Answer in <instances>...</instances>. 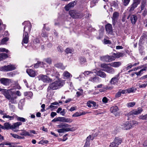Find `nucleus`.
Segmentation results:
<instances>
[{"label":"nucleus","mask_w":147,"mask_h":147,"mask_svg":"<svg viewBox=\"0 0 147 147\" xmlns=\"http://www.w3.org/2000/svg\"><path fill=\"white\" fill-rule=\"evenodd\" d=\"M16 97H11L10 98L9 101L11 102L12 104H16L17 103L15 99L16 98Z\"/></svg>","instance_id":"nucleus-46"},{"label":"nucleus","mask_w":147,"mask_h":147,"mask_svg":"<svg viewBox=\"0 0 147 147\" xmlns=\"http://www.w3.org/2000/svg\"><path fill=\"white\" fill-rule=\"evenodd\" d=\"M136 104V102H134L128 103L127 104V106L128 107H132L134 106Z\"/></svg>","instance_id":"nucleus-48"},{"label":"nucleus","mask_w":147,"mask_h":147,"mask_svg":"<svg viewBox=\"0 0 147 147\" xmlns=\"http://www.w3.org/2000/svg\"><path fill=\"white\" fill-rule=\"evenodd\" d=\"M99 78L95 76L90 78L89 80L90 81L93 82H97L99 81Z\"/></svg>","instance_id":"nucleus-38"},{"label":"nucleus","mask_w":147,"mask_h":147,"mask_svg":"<svg viewBox=\"0 0 147 147\" xmlns=\"http://www.w3.org/2000/svg\"><path fill=\"white\" fill-rule=\"evenodd\" d=\"M118 79L117 77L112 78L111 80L110 83L111 84L115 85L118 82Z\"/></svg>","instance_id":"nucleus-34"},{"label":"nucleus","mask_w":147,"mask_h":147,"mask_svg":"<svg viewBox=\"0 0 147 147\" xmlns=\"http://www.w3.org/2000/svg\"><path fill=\"white\" fill-rule=\"evenodd\" d=\"M22 123L20 122H18L14 123L11 126V128L15 129L16 128L18 127L20 125H22Z\"/></svg>","instance_id":"nucleus-37"},{"label":"nucleus","mask_w":147,"mask_h":147,"mask_svg":"<svg viewBox=\"0 0 147 147\" xmlns=\"http://www.w3.org/2000/svg\"><path fill=\"white\" fill-rule=\"evenodd\" d=\"M94 138V136L93 135H90L88 136L86 139L85 144L88 145H90V140H92Z\"/></svg>","instance_id":"nucleus-28"},{"label":"nucleus","mask_w":147,"mask_h":147,"mask_svg":"<svg viewBox=\"0 0 147 147\" xmlns=\"http://www.w3.org/2000/svg\"><path fill=\"white\" fill-rule=\"evenodd\" d=\"M125 91H126L124 90H119L118 92L115 94V97L117 98L120 97L121 95V94H125Z\"/></svg>","instance_id":"nucleus-25"},{"label":"nucleus","mask_w":147,"mask_h":147,"mask_svg":"<svg viewBox=\"0 0 147 147\" xmlns=\"http://www.w3.org/2000/svg\"><path fill=\"white\" fill-rule=\"evenodd\" d=\"M11 135L12 137L16 138L21 139L24 138V136H21L16 134H11Z\"/></svg>","instance_id":"nucleus-41"},{"label":"nucleus","mask_w":147,"mask_h":147,"mask_svg":"<svg viewBox=\"0 0 147 147\" xmlns=\"http://www.w3.org/2000/svg\"><path fill=\"white\" fill-rule=\"evenodd\" d=\"M39 80H41L44 82L49 83L51 82L52 79L49 78L46 75H40L38 76Z\"/></svg>","instance_id":"nucleus-10"},{"label":"nucleus","mask_w":147,"mask_h":147,"mask_svg":"<svg viewBox=\"0 0 147 147\" xmlns=\"http://www.w3.org/2000/svg\"><path fill=\"white\" fill-rule=\"evenodd\" d=\"M26 72L28 75L31 77H34L36 75L35 71L31 69H27Z\"/></svg>","instance_id":"nucleus-19"},{"label":"nucleus","mask_w":147,"mask_h":147,"mask_svg":"<svg viewBox=\"0 0 147 147\" xmlns=\"http://www.w3.org/2000/svg\"><path fill=\"white\" fill-rule=\"evenodd\" d=\"M129 18H130V20L132 24H136L138 19L136 15H129L127 18V19Z\"/></svg>","instance_id":"nucleus-11"},{"label":"nucleus","mask_w":147,"mask_h":147,"mask_svg":"<svg viewBox=\"0 0 147 147\" xmlns=\"http://www.w3.org/2000/svg\"><path fill=\"white\" fill-rule=\"evenodd\" d=\"M97 71L95 69H93L91 71H85L84 73V74L85 76H87L89 75L90 76H91L92 75V74L94 73H96Z\"/></svg>","instance_id":"nucleus-23"},{"label":"nucleus","mask_w":147,"mask_h":147,"mask_svg":"<svg viewBox=\"0 0 147 147\" xmlns=\"http://www.w3.org/2000/svg\"><path fill=\"white\" fill-rule=\"evenodd\" d=\"M143 109L141 108H139L138 109L133 110L131 111L127 114L128 117H131L134 115H138L142 112Z\"/></svg>","instance_id":"nucleus-8"},{"label":"nucleus","mask_w":147,"mask_h":147,"mask_svg":"<svg viewBox=\"0 0 147 147\" xmlns=\"http://www.w3.org/2000/svg\"><path fill=\"white\" fill-rule=\"evenodd\" d=\"M122 141L121 139L119 138H115L114 140V142L117 145H118L121 144Z\"/></svg>","instance_id":"nucleus-39"},{"label":"nucleus","mask_w":147,"mask_h":147,"mask_svg":"<svg viewBox=\"0 0 147 147\" xmlns=\"http://www.w3.org/2000/svg\"><path fill=\"white\" fill-rule=\"evenodd\" d=\"M7 55L6 54L4 53L0 54V61L5 59L7 58Z\"/></svg>","instance_id":"nucleus-42"},{"label":"nucleus","mask_w":147,"mask_h":147,"mask_svg":"<svg viewBox=\"0 0 147 147\" xmlns=\"http://www.w3.org/2000/svg\"><path fill=\"white\" fill-rule=\"evenodd\" d=\"M2 93L4 95L6 98L8 100H10L11 96L9 93L8 90L3 89V90Z\"/></svg>","instance_id":"nucleus-17"},{"label":"nucleus","mask_w":147,"mask_h":147,"mask_svg":"<svg viewBox=\"0 0 147 147\" xmlns=\"http://www.w3.org/2000/svg\"><path fill=\"white\" fill-rule=\"evenodd\" d=\"M44 61L50 65L52 63V59L50 58H48L45 59H44Z\"/></svg>","instance_id":"nucleus-44"},{"label":"nucleus","mask_w":147,"mask_h":147,"mask_svg":"<svg viewBox=\"0 0 147 147\" xmlns=\"http://www.w3.org/2000/svg\"><path fill=\"white\" fill-rule=\"evenodd\" d=\"M119 110L118 107L117 106H114L111 107L110 108V111L111 113L115 114L116 116H117V111Z\"/></svg>","instance_id":"nucleus-24"},{"label":"nucleus","mask_w":147,"mask_h":147,"mask_svg":"<svg viewBox=\"0 0 147 147\" xmlns=\"http://www.w3.org/2000/svg\"><path fill=\"white\" fill-rule=\"evenodd\" d=\"M141 0H134L133 3L134 4L137 6L140 3Z\"/></svg>","instance_id":"nucleus-57"},{"label":"nucleus","mask_w":147,"mask_h":147,"mask_svg":"<svg viewBox=\"0 0 147 147\" xmlns=\"http://www.w3.org/2000/svg\"><path fill=\"white\" fill-rule=\"evenodd\" d=\"M16 67L15 65H5L0 67V71H12L15 69Z\"/></svg>","instance_id":"nucleus-6"},{"label":"nucleus","mask_w":147,"mask_h":147,"mask_svg":"<svg viewBox=\"0 0 147 147\" xmlns=\"http://www.w3.org/2000/svg\"><path fill=\"white\" fill-rule=\"evenodd\" d=\"M97 74L98 76L103 78H105L106 77V74L101 71H99L97 72Z\"/></svg>","instance_id":"nucleus-30"},{"label":"nucleus","mask_w":147,"mask_h":147,"mask_svg":"<svg viewBox=\"0 0 147 147\" xmlns=\"http://www.w3.org/2000/svg\"><path fill=\"white\" fill-rule=\"evenodd\" d=\"M121 126V128L124 130H127L131 128V124L128 121L125 122L122 124Z\"/></svg>","instance_id":"nucleus-14"},{"label":"nucleus","mask_w":147,"mask_h":147,"mask_svg":"<svg viewBox=\"0 0 147 147\" xmlns=\"http://www.w3.org/2000/svg\"><path fill=\"white\" fill-rule=\"evenodd\" d=\"M78 90H80L79 92H76L77 96L78 97H79L80 96L82 95L83 93V90L82 89H78Z\"/></svg>","instance_id":"nucleus-47"},{"label":"nucleus","mask_w":147,"mask_h":147,"mask_svg":"<svg viewBox=\"0 0 147 147\" xmlns=\"http://www.w3.org/2000/svg\"><path fill=\"white\" fill-rule=\"evenodd\" d=\"M54 66L58 68L62 69H64L65 68V67L61 63H58L55 64Z\"/></svg>","instance_id":"nucleus-32"},{"label":"nucleus","mask_w":147,"mask_h":147,"mask_svg":"<svg viewBox=\"0 0 147 147\" xmlns=\"http://www.w3.org/2000/svg\"><path fill=\"white\" fill-rule=\"evenodd\" d=\"M41 35L42 37L45 38L47 37L48 36V34L44 29H42V32L41 33Z\"/></svg>","instance_id":"nucleus-43"},{"label":"nucleus","mask_w":147,"mask_h":147,"mask_svg":"<svg viewBox=\"0 0 147 147\" xmlns=\"http://www.w3.org/2000/svg\"><path fill=\"white\" fill-rule=\"evenodd\" d=\"M39 42V40L38 38L35 39L33 40L34 44L35 45H40Z\"/></svg>","instance_id":"nucleus-56"},{"label":"nucleus","mask_w":147,"mask_h":147,"mask_svg":"<svg viewBox=\"0 0 147 147\" xmlns=\"http://www.w3.org/2000/svg\"><path fill=\"white\" fill-rule=\"evenodd\" d=\"M49 142L47 140H42L40 141V142H39V144H47Z\"/></svg>","instance_id":"nucleus-53"},{"label":"nucleus","mask_w":147,"mask_h":147,"mask_svg":"<svg viewBox=\"0 0 147 147\" xmlns=\"http://www.w3.org/2000/svg\"><path fill=\"white\" fill-rule=\"evenodd\" d=\"M55 76L57 80L49 85L47 89V92L51 90H54L58 89L63 86L65 83L64 80L59 78L60 74L58 72L55 71L54 76Z\"/></svg>","instance_id":"nucleus-1"},{"label":"nucleus","mask_w":147,"mask_h":147,"mask_svg":"<svg viewBox=\"0 0 147 147\" xmlns=\"http://www.w3.org/2000/svg\"><path fill=\"white\" fill-rule=\"evenodd\" d=\"M3 118L4 120H5L6 119H7V121L12 120L14 118L13 116L7 115L6 114H4V115L3 116ZM6 121H7V120H6Z\"/></svg>","instance_id":"nucleus-36"},{"label":"nucleus","mask_w":147,"mask_h":147,"mask_svg":"<svg viewBox=\"0 0 147 147\" xmlns=\"http://www.w3.org/2000/svg\"><path fill=\"white\" fill-rule=\"evenodd\" d=\"M73 120L71 119L66 118L64 117H58L55 118L52 121L53 122L60 121L63 122L71 123Z\"/></svg>","instance_id":"nucleus-4"},{"label":"nucleus","mask_w":147,"mask_h":147,"mask_svg":"<svg viewBox=\"0 0 147 147\" xmlns=\"http://www.w3.org/2000/svg\"><path fill=\"white\" fill-rule=\"evenodd\" d=\"M0 81L2 84L5 86L9 85L11 82L10 79L6 78H2Z\"/></svg>","instance_id":"nucleus-12"},{"label":"nucleus","mask_w":147,"mask_h":147,"mask_svg":"<svg viewBox=\"0 0 147 147\" xmlns=\"http://www.w3.org/2000/svg\"><path fill=\"white\" fill-rule=\"evenodd\" d=\"M108 98H107L106 97H105L103 98L102 99V101L104 103H106L108 102Z\"/></svg>","instance_id":"nucleus-63"},{"label":"nucleus","mask_w":147,"mask_h":147,"mask_svg":"<svg viewBox=\"0 0 147 147\" xmlns=\"http://www.w3.org/2000/svg\"><path fill=\"white\" fill-rule=\"evenodd\" d=\"M113 87L112 86H107L105 87L104 88V89L105 90H111L113 89Z\"/></svg>","instance_id":"nucleus-60"},{"label":"nucleus","mask_w":147,"mask_h":147,"mask_svg":"<svg viewBox=\"0 0 147 147\" xmlns=\"http://www.w3.org/2000/svg\"><path fill=\"white\" fill-rule=\"evenodd\" d=\"M17 119L18 121H20L22 122H25L26 121V119L22 117H17Z\"/></svg>","instance_id":"nucleus-49"},{"label":"nucleus","mask_w":147,"mask_h":147,"mask_svg":"<svg viewBox=\"0 0 147 147\" xmlns=\"http://www.w3.org/2000/svg\"><path fill=\"white\" fill-rule=\"evenodd\" d=\"M96 0H92L90 3V7H92L95 5L96 3H97Z\"/></svg>","instance_id":"nucleus-52"},{"label":"nucleus","mask_w":147,"mask_h":147,"mask_svg":"<svg viewBox=\"0 0 147 147\" xmlns=\"http://www.w3.org/2000/svg\"><path fill=\"white\" fill-rule=\"evenodd\" d=\"M11 126L9 123L7 122L4 123V126L1 125L0 128L4 129H8L10 128H11Z\"/></svg>","instance_id":"nucleus-27"},{"label":"nucleus","mask_w":147,"mask_h":147,"mask_svg":"<svg viewBox=\"0 0 147 147\" xmlns=\"http://www.w3.org/2000/svg\"><path fill=\"white\" fill-rule=\"evenodd\" d=\"M76 1H74L69 3L67 5L65 6V10L67 11H68L69 9V8L74 7L76 5Z\"/></svg>","instance_id":"nucleus-18"},{"label":"nucleus","mask_w":147,"mask_h":147,"mask_svg":"<svg viewBox=\"0 0 147 147\" xmlns=\"http://www.w3.org/2000/svg\"><path fill=\"white\" fill-rule=\"evenodd\" d=\"M113 55L115 59L116 58H119L120 57H123V56L124 54L123 53L119 52L116 53H114Z\"/></svg>","instance_id":"nucleus-40"},{"label":"nucleus","mask_w":147,"mask_h":147,"mask_svg":"<svg viewBox=\"0 0 147 147\" xmlns=\"http://www.w3.org/2000/svg\"><path fill=\"white\" fill-rule=\"evenodd\" d=\"M100 59L105 62H110L114 60L115 58L113 56L106 55L101 57Z\"/></svg>","instance_id":"nucleus-9"},{"label":"nucleus","mask_w":147,"mask_h":147,"mask_svg":"<svg viewBox=\"0 0 147 147\" xmlns=\"http://www.w3.org/2000/svg\"><path fill=\"white\" fill-rule=\"evenodd\" d=\"M84 16V15L83 13H78V17L77 18H81L83 17Z\"/></svg>","instance_id":"nucleus-58"},{"label":"nucleus","mask_w":147,"mask_h":147,"mask_svg":"<svg viewBox=\"0 0 147 147\" xmlns=\"http://www.w3.org/2000/svg\"><path fill=\"white\" fill-rule=\"evenodd\" d=\"M136 89L134 87H132L129 88L126 90H124L126 91L125 94L127 92L128 93H130L131 92H135Z\"/></svg>","instance_id":"nucleus-35"},{"label":"nucleus","mask_w":147,"mask_h":147,"mask_svg":"<svg viewBox=\"0 0 147 147\" xmlns=\"http://www.w3.org/2000/svg\"><path fill=\"white\" fill-rule=\"evenodd\" d=\"M22 25H25L24 27V33L30 32L32 26L30 22H29L25 21L22 23Z\"/></svg>","instance_id":"nucleus-7"},{"label":"nucleus","mask_w":147,"mask_h":147,"mask_svg":"<svg viewBox=\"0 0 147 147\" xmlns=\"http://www.w3.org/2000/svg\"><path fill=\"white\" fill-rule=\"evenodd\" d=\"M147 86V84H139L138 86L139 88H145L146 87V86Z\"/></svg>","instance_id":"nucleus-64"},{"label":"nucleus","mask_w":147,"mask_h":147,"mask_svg":"<svg viewBox=\"0 0 147 147\" xmlns=\"http://www.w3.org/2000/svg\"><path fill=\"white\" fill-rule=\"evenodd\" d=\"M63 77L66 78V79H68L72 77L71 75L67 71H64L63 74Z\"/></svg>","instance_id":"nucleus-31"},{"label":"nucleus","mask_w":147,"mask_h":147,"mask_svg":"<svg viewBox=\"0 0 147 147\" xmlns=\"http://www.w3.org/2000/svg\"><path fill=\"white\" fill-rule=\"evenodd\" d=\"M121 62L120 61L114 62L108 64L109 65L114 67H119L121 65Z\"/></svg>","instance_id":"nucleus-21"},{"label":"nucleus","mask_w":147,"mask_h":147,"mask_svg":"<svg viewBox=\"0 0 147 147\" xmlns=\"http://www.w3.org/2000/svg\"><path fill=\"white\" fill-rule=\"evenodd\" d=\"M73 120L71 119L66 118L64 117H58L55 118L52 121L53 122L60 121L63 122L71 123Z\"/></svg>","instance_id":"nucleus-5"},{"label":"nucleus","mask_w":147,"mask_h":147,"mask_svg":"<svg viewBox=\"0 0 147 147\" xmlns=\"http://www.w3.org/2000/svg\"><path fill=\"white\" fill-rule=\"evenodd\" d=\"M29 40V36L28 34L27 33H24L23 40L22 44L24 45V44H27L28 43Z\"/></svg>","instance_id":"nucleus-13"},{"label":"nucleus","mask_w":147,"mask_h":147,"mask_svg":"<svg viewBox=\"0 0 147 147\" xmlns=\"http://www.w3.org/2000/svg\"><path fill=\"white\" fill-rule=\"evenodd\" d=\"M108 64L103 63L101 64V67L103 68L102 71L110 74H113L115 72L114 69L112 67H109Z\"/></svg>","instance_id":"nucleus-3"},{"label":"nucleus","mask_w":147,"mask_h":147,"mask_svg":"<svg viewBox=\"0 0 147 147\" xmlns=\"http://www.w3.org/2000/svg\"><path fill=\"white\" fill-rule=\"evenodd\" d=\"M57 127L59 128H61L57 130L58 132L59 133H63L65 132H67L66 129H69L71 127V125L67 123H61L58 125Z\"/></svg>","instance_id":"nucleus-2"},{"label":"nucleus","mask_w":147,"mask_h":147,"mask_svg":"<svg viewBox=\"0 0 147 147\" xmlns=\"http://www.w3.org/2000/svg\"><path fill=\"white\" fill-rule=\"evenodd\" d=\"M91 100L88 101L87 103V105L89 107H91L92 106L91 105Z\"/></svg>","instance_id":"nucleus-62"},{"label":"nucleus","mask_w":147,"mask_h":147,"mask_svg":"<svg viewBox=\"0 0 147 147\" xmlns=\"http://www.w3.org/2000/svg\"><path fill=\"white\" fill-rule=\"evenodd\" d=\"M104 43L105 44H110L111 43V42L110 40L106 39H104Z\"/></svg>","instance_id":"nucleus-61"},{"label":"nucleus","mask_w":147,"mask_h":147,"mask_svg":"<svg viewBox=\"0 0 147 147\" xmlns=\"http://www.w3.org/2000/svg\"><path fill=\"white\" fill-rule=\"evenodd\" d=\"M9 109L11 111H13L14 110L15 107L14 105H11L10 103L9 104Z\"/></svg>","instance_id":"nucleus-59"},{"label":"nucleus","mask_w":147,"mask_h":147,"mask_svg":"<svg viewBox=\"0 0 147 147\" xmlns=\"http://www.w3.org/2000/svg\"><path fill=\"white\" fill-rule=\"evenodd\" d=\"M80 63L82 64H84V63L86 62V59L84 58V57H81L80 58Z\"/></svg>","instance_id":"nucleus-54"},{"label":"nucleus","mask_w":147,"mask_h":147,"mask_svg":"<svg viewBox=\"0 0 147 147\" xmlns=\"http://www.w3.org/2000/svg\"><path fill=\"white\" fill-rule=\"evenodd\" d=\"M106 30L107 32L109 33H111L113 31L112 27L111 24H108L105 26Z\"/></svg>","instance_id":"nucleus-22"},{"label":"nucleus","mask_w":147,"mask_h":147,"mask_svg":"<svg viewBox=\"0 0 147 147\" xmlns=\"http://www.w3.org/2000/svg\"><path fill=\"white\" fill-rule=\"evenodd\" d=\"M9 40V38L7 37H5L3 38L1 41V43L2 44H4Z\"/></svg>","instance_id":"nucleus-50"},{"label":"nucleus","mask_w":147,"mask_h":147,"mask_svg":"<svg viewBox=\"0 0 147 147\" xmlns=\"http://www.w3.org/2000/svg\"><path fill=\"white\" fill-rule=\"evenodd\" d=\"M91 102H92L91 104L93 105V107H94V108L96 109L98 107V105L96 104V103L95 102L91 100Z\"/></svg>","instance_id":"nucleus-55"},{"label":"nucleus","mask_w":147,"mask_h":147,"mask_svg":"<svg viewBox=\"0 0 147 147\" xmlns=\"http://www.w3.org/2000/svg\"><path fill=\"white\" fill-rule=\"evenodd\" d=\"M131 125V128L132 127H134V126H135L137 125L138 124V122L135 121H130V123H129Z\"/></svg>","instance_id":"nucleus-45"},{"label":"nucleus","mask_w":147,"mask_h":147,"mask_svg":"<svg viewBox=\"0 0 147 147\" xmlns=\"http://www.w3.org/2000/svg\"><path fill=\"white\" fill-rule=\"evenodd\" d=\"M130 0H122L123 5L125 6L127 5L129 3Z\"/></svg>","instance_id":"nucleus-51"},{"label":"nucleus","mask_w":147,"mask_h":147,"mask_svg":"<svg viewBox=\"0 0 147 147\" xmlns=\"http://www.w3.org/2000/svg\"><path fill=\"white\" fill-rule=\"evenodd\" d=\"M47 74L48 75L51 74L52 76H54L55 72L54 67H52L51 68L48 69L46 70Z\"/></svg>","instance_id":"nucleus-26"},{"label":"nucleus","mask_w":147,"mask_h":147,"mask_svg":"<svg viewBox=\"0 0 147 147\" xmlns=\"http://www.w3.org/2000/svg\"><path fill=\"white\" fill-rule=\"evenodd\" d=\"M59 103L57 102H54L53 103H51V105L49 106V107L48 108V109H49L50 108H53V109H56L57 108V106H54V105H58Z\"/></svg>","instance_id":"nucleus-33"},{"label":"nucleus","mask_w":147,"mask_h":147,"mask_svg":"<svg viewBox=\"0 0 147 147\" xmlns=\"http://www.w3.org/2000/svg\"><path fill=\"white\" fill-rule=\"evenodd\" d=\"M137 6L134 4L132 3L128 8L129 12L131 13L133 12L134 9L137 7Z\"/></svg>","instance_id":"nucleus-29"},{"label":"nucleus","mask_w":147,"mask_h":147,"mask_svg":"<svg viewBox=\"0 0 147 147\" xmlns=\"http://www.w3.org/2000/svg\"><path fill=\"white\" fill-rule=\"evenodd\" d=\"M24 136H32L33 135L32 134H36L37 133L34 130H30L29 131H26L25 130H24Z\"/></svg>","instance_id":"nucleus-16"},{"label":"nucleus","mask_w":147,"mask_h":147,"mask_svg":"<svg viewBox=\"0 0 147 147\" xmlns=\"http://www.w3.org/2000/svg\"><path fill=\"white\" fill-rule=\"evenodd\" d=\"M78 13L75 10H71L69 11V14L71 17L74 18H77Z\"/></svg>","instance_id":"nucleus-20"},{"label":"nucleus","mask_w":147,"mask_h":147,"mask_svg":"<svg viewBox=\"0 0 147 147\" xmlns=\"http://www.w3.org/2000/svg\"><path fill=\"white\" fill-rule=\"evenodd\" d=\"M119 16L118 13L116 12L113 13L112 18L113 24V25H115L116 22Z\"/></svg>","instance_id":"nucleus-15"}]
</instances>
